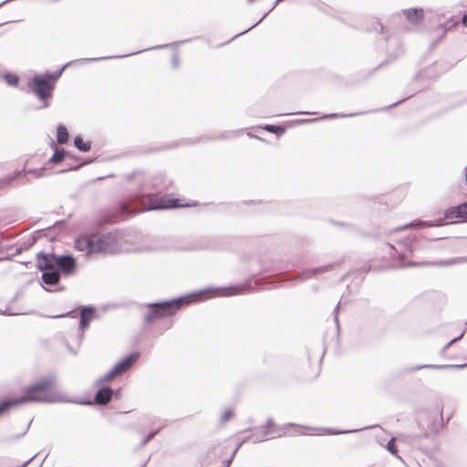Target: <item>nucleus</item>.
Instances as JSON below:
<instances>
[{
	"instance_id": "nucleus-1",
	"label": "nucleus",
	"mask_w": 467,
	"mask_h": 467,
	"mask_svg": "<svg viewBox=\"0 0 467 467\" xmlns=\"http://www.w3.org/2000/svg\"><path fill=\"white\" fill-rule=\"evenodd\" d=\"M56 380L52 377L44 378L25 389L24 395L0 402V417L10 408L27 402H66L69 401L65 395L53 389Z\"/></svg>"
},
{
	"instance_id": "nucleus-2",
	"label": "nucleus",
	"mask_w": 467,
	"mask_h": 467,
	"mask_svg": "<svg viewBox=\"0 0 467 467\" xmlns=\"http://www.w3.org/2000/svg\"><path fill=\"white\" fill-rule=\"evenodd\" d=\"M246 285H234L222 288H210L202 290L195 294L179 297L171 301H164L159 303L148 304L147 306L150 308V312L145 315L144 320L146 323H151L156 319L173 316L178 309L182 306H186L191 302V297L205 293L213 292V296H233L244 293Z\"/></svg>"
},
{
	"instance_id": "nucleus-3",
	"label": "nucleus",
	"mask_w": 467,
	"mask_h": 467,
	"mask_svg": "<svg viewBox=\"0 0 467 467\" xmlns=\"http://www.w3.org/2000/svg\"><path fill=\"white\" fill-rule=\"evenodd\" d=\"M75 246L86 254H116L121 249V239L113 233L84 234L76 240Z\"/></svg>"
},
{
	"instance_id": "nucleus-4",
	"label": "nucleus",
	"mask_w": 467,
	"mask_h": 467,
	"mask_svg": "<svg viewBox=\"0 0 467 467\" xmlns=\"http://www.w3.org/2000/svg\"><path fill=\"white\" fill-rule=\"evenodd\" d=\"M72 62L64 65L59 70L45 74H36L31 80L27 82V88L34 93L40 100L44 101L43 108H47L48 103L47 99L52 97L55 82L61 77L63 71Z\"/></svg>"
},
{
	"instance_id": "nucleus-5",
	"label": "nucleus",
	"mask_w": 467,
	"mask_h": 467,
	"mask_svg": "<svg viewBox=\"0 0 467 467\" xmlns=\"http://www.w3.org/2000/svg\"><path fill=\"white\" fill-rule=\"evenodd\" d=\"M291 428L300 430H313L311 427L295 425L292 423L283 426H275L272 420H268L265 427L256 430V431L249 438L253 442H261L269 439H275L290 434Z\"/></svg>"
},
{
	"instance_id": "nucleus-6",
	"label": "nucleus",
	"mask_w": 467,
	"mask_h": 467,
	"mask_svg": "<svg viewBox=\"0 0 467 467\" xmlns=\"http://www.w3.org/2000/svg\"><path fill=\"white\" fill-rule=\"evenodd\" d=\"M76 266L75 259L70 255L56 256L51 254H38L37 267L39 269L56 268L66 274H70Z\"/></svg>"
},
{
	"instance_id": "nucleus-7",
	"label": "nucleus",
	"mask_w": 467,
	"mask_h": 467,
	"mask_svg": "<svg viewBox=\"0 0 467 467\" xmlns=\"http://www.w3.org/2000/svg\"><path fill=\"white\" fill-rule=\"evenodd\" d=\"M139 354L132 353L130 356L124 358L119 361L102 379L103 381H109L114 377L124 373L129 370L138 360Z\"/></svg>"
},
{
	"instance_id": "nucleus-8",
	"label": "nucleus",
	"mask_w": 467,
	"mask_h": 467,
	"mask_svg": "<svg viewBox=\"0 0 467 467\" xmlns=\"http://www.w3.org/2000/svg\"><path fill=\"white\" fill-rule=\"evenodd\" d=\"M179 200L171 199L168 197H156L150 201V204L147 210H163L169 208H174L178 206H183L178 203Z\"/></svg>"
},
{
	"instance_id": "nucleus-9",
	"label": "nucleus",
	"mask_w": 467,
	"mask_h": 467,
	"mask_svg": "<svg viewBox=\"0 0 467 467\" xmlns=\"http://www.w3.org/2000/svg\"><path fill=\"white\" fill-rule=\"evenodd\" d=\"M467 215V203L448 209L444 216L446 219H458V218H465Z\"/></svg>"
},
{
	"instance_id": "nucleus-10",
	"label": "nucleus",
	"mask_w": 467,
	"mask_h": 467,
	"mask_svg": "<svg viewBox=\"0 0 467 467\" xmlns=\"http://www.w3.org/2000/svg\"><path fill=\"white\" fill-rule=\"evenodd\" d=\"M43 271L42 279L47 285H55L59 281V274L56 268L40 269Z\"/></svg>"
},
{
	"instance_id": "nucleus-11",
	"label": "nucleus",
	"mask_w": 467,
	"mask_h": 467,
	"mask_svg": "<svg viewBox=\"0 0 467 467\" xmlns=\"http://www.w3.org/2000/svg\"><path fill=\"white\" fill-rule=\"evenodd\" d=\"M113 390L109 387L100 389L95 395L97 404L106 405L111 400Z\"/></svg>"
},
{
	"instance_id": "nucleus-12",
	"label": "nucleus",
	"mask_w": 467,
	"mask_h": 467,
	"mask_svg": "<svg viewBox=\"0 0 467 467\" xmlns=\"http://www.w3.org/2000/svg\"><path fill=\"white\" fill-rule=\"evenodd\" d=\"M404 16L409 22L412 24H419L423 19V10L421 8L407 9L403 11Z\"/></svg>"
},
{
	"instance_id": "nucleus-13",
	"label": "nucleus",
	"mask_w": 467,
	"mask_h": 467,
	"mask_svg": "<svg viewBox=\"0 0 467 467\" xmlns=\"http://www.w3.org/2000/svg\"><path fill=\"white\" fill-rule=\"evenodd\" d=\"M464 260L462 259V258H455V259H451V260H449V261H439V262H434V263H429V262H423V263H420V264H415V263H409L407 265H441V266H444V265H456V264H460L462 262H463ZM402 265H406L405 264H403Z\"/></svg>"
},
{
	"instance_id": "nucleus-14",
	"label": "nucleus",
	"mask_w": 467,
	"mask_h": 467,
	"mask_svg": "<svg viewBox=\"0 0 467 467\" xmlns=\"http://www.w3.org/2000/svg\"><path fill=\"white\" fill-rule=\"evenodd\" d=\"M93 318V309L92 308H84L80 314V328L84 330L89 325V322Z\"/></svg>"
},
{
	"instance_id": "nucleus-15",
	"label": "nucleus",
	"mask_w": 467,
	"mask_h": 467,
	"mask_svg": "<svg viewBox=\"0 0 467 467\" xmlns=\"http://www.w3.org/2000/svg\"><path fill=\"white\" fill-rule=\"evenodd\" d=\"M57 140L59 144H64L67 141L68 133H67V130L65 126H62V125L58 126Z\"/></svg>"
},
{
	"instance_id": "nucleus-16",
	"label": "nucleus",
	"mask_w": 467,
	"mask_h": 467,
	"mask_svg": "<svg viewBox=\"0 0 467 467\" xmlns=\"http://www.w3.org/2000/svg\"><path fill=\"white\" fill-rule=\"evenodd\" d=\"M75 146L81 151H88L90 149V143L88 141H84L81 137L77 136L74 139Z\"/></svg>"
},
{
	"instance_id": "nucleus-17",
	"label": "nucleus",
	"mask_w": 467,
	"mask_h": 467,
	"mask_svg": "<svg viewBox=\"0 0 467 467\" xmlns=\"http://www.w3.org/2000/svg\"><path fill=\"white\" fill-rule=\"evenodd\" d=\"M466 366H467V364H462V365H423V366L418 367V368H435V369H443V368H465Z\"/></svg>"
},
{
	"instance_id": "nucleus-18",
	"label": "nucleus",
	"mask_w": 467,
	"mask_h": 467,
	"mask_svg": "<svg viewBox=\"0 0 467 467\" xmlns=\"http://www.w3.org/2000/svg\"><path fill=\"white\" fill-rule=\"evenodd\" d=\"M5 80L10 86H16L18 84L19 78L18 76L12 73H7L4 76Z\"/></svg>"
},
{
	"instance_id": "nucleus-19",
	"label": "nucleus",
	"mask_w": 467,
	"mask_h": 467,
	"mask_svg": "<svg viewBox=\"0 0 467 467\" xmlns=\"http://www.w3.org/2000/svg\"><path fill=\"white\" fill-rule=\"evenodd\" d=\"M265 130L272 133H276L278 135L283 134L285 132V129L283 127L275 125H266L265 127Z\"/></svg>"
},
{
	"instance_id": "nucleus-20",
	"label": "nucleus",
	"mask_w": 467,
	"mask_h": 467,
	"mask_svg": "<svg viewBox=\"0 0 467 467\" xmlns=\"http://www.w3.org/2000/svg\"><path fill=\"white\" fill-rule=\"evenodd\" d=\"M65 152L64 150H56L53 156L50 159V161L57 163L64 160Z\"/></svg>"
},
{
	"instance_id": "nucleus-21",
	"label": "nucleus",
	"mask_w": 467,
	"mask_h": 467,
	"mask_svg": "<svg viewBox=\"0 0 467 467\" xmlns=\"http://www.w3.org/2000/svg\"><path fill=\"white\" fill-rule=\"evenodd\" d=\"M128 55H124V56H119L118 57H127ZM116 57H93V58H83V59H79V60H76L75 62H90V61H99V60H104V59H110V58H115Z\"/></svg>"
},
{
	"instance_id": "nucleus-22",
	"label": "nucleus",
	"mask_w": 467,
	"mask_h": 467,
	"mask_svg": "<svg viewBox=\"0 0 467 467\" xmlns=\"http://www.w3.org/2000/svg\"><path fill=\"white\" fill-rule=\"evenodd\" d=\"M232 414H233V412H232V410H229V409H228V410H223V413H222V415H221V417H220V422H221L222 424L226 423V422H227V420L232 417Z\"/></svg>"
},
{
	"instance_id": "nucleus-23",
	"label": "nucleus",
	"mask_w": 467,
	"mask_h": 467,
	"mask_svg": "<svg viewBox=\"0 0 467 467\" xmlns=\"http://www.w3.org/2000/svg\"><path fill=\"white\" fill-rule=\"evenodd\" d=\"M387 450L393 455H397V450L395 448V439L391 438L386 446Z\"/></svg>"
},
{
	"instance_id": "nucleus-24",
	"label": "nucleus",
	"mask_w": 467,
	"mask_h": 467,
	"mask_svg": "<svg viewBox=\"0 0 467 467\" xmlns=\"http://www.w3.org/2000/svg\"><path fill=\"white\" fill-rule=\"evenodd\" d=\"M412 225H414V223L407 224V225H405L403 228H408V227L412 226ZM415 225H416V226H419V227H431V226H432L433 224H431V223H427V222H422V221H420V222H419V223H415Z\"/></svg>"
},
{
	"instance_id": "nucleus-25",
	"label": "nucleus",
	"mask_w": 467,
	"mask_h": 467,
	"mask_svg": "<svg viewBox=\"0 0 467 467\" xmlns=\"http://www.w3.org/2000/svg\"><path fill=\"white\" fill-rule=\"evenodd\" d=\"M462 337H463V333H462L458 337L451 339L448 344H446V346L443 348V351H445L449 347H451L452 344H454L455 342L460 340Z\"/></svg>"
},
{
	"instance_id": "nucleus-26",
	"label": "nucleus",
	"mask_w": 467,
	"mask_h": 467,
	"mask_svg": "<svg viewBox=\"0 0 467 467\" xmlns=\"http://www.w3.org/2000/svg\"><path fill=\"white\" fill-rule=\"evenodd\" d=\"M326 433L327 434H340V433H349L354 432L355 431H336L333 430H324Z\"/></svg>"
},
{
	"instance_id": "nucleus-27",
	"label": "nucleus",
	"mask_w": 467,
	"mask_h": 467,
	"mask_svg": "<svg viewBox=\"0 0 467 467\" xmlns=\"http://www.w3.org/2000/svg\"><path fill=\"white\" fill-rule=\"evenodd\" d=\"M157 431H153L151 433H150L142 441V446H144L147 442H149L155 435H156Z\"/></svg>"
},
{
	"instance_id": "nucleus-28",
	"label": "nucleus",
	"mask_w": 467,
	"mask_h": 467,
	"mask_svg": "<svg viewBox=\"0 0 467 467\" xmlns=\"http://www.w3.org/2000/svg\"><path fill=\"white\" fill-rule=\"evenodd\" d=\"M323 269H327V267H325V268H316V269H312L310 272H306V273H305L304 275H307V276H310V275H312L316 274L317 272H319V271H321V270H323Z\"/></svg>"
},
{
	"instance_id": "nucleus-29",
	"label": "nucleus",
	"mask_w": 467,
	"mask_h": 467,
	"mask_svg": "<svg viewBox=\"0 0 467 467\" xmlns=\"http://www.w3.org/2000/svg\"><path fill=\"white\" fill-rule=\"evenodd\" d=\"M172 64L175 67L179 65V57L177 54H175L172 57Z\"/></svg>"
},
{
	"instance_id": "nucleus-30",
	"label": "nucleus",
	"mask_w": 467,
	"mask_h": 467,
	"mask_svg": "<svg viewBox=\"0 0 467 467\" xmlns=\"http://www.w3.org/2000/svg\"><path fill=\"white\" fill-rule=\"evenodd\" d=\"M354 114H350V116H353ZM328 118H337V117H349V115H337V114H331L327 116Z\"/></svg>"
},
{
	"instance_id": "nucleus-31",
	"label": "nucleus",
	"mask_w": 467,
	"mask_h": 467,
	"mask_svg": "<svg viewBox=\"0 0 467 467\" xmlns=\"http://www.w3.org/2000/svg\"><path fill=\"white\" fill-rule=\"evenodd\" d=\"M462 23L464 26L467 27V15L463 16Z\"/></svg>"
},
{
	"instance_id": "nucleus-32",
	"label": "nucleus",
	"mask_w": 467,
	"mask_h": 467,
	"mask_svg": "<svg viewBox=\"0 0 467 467\" xmlns=\"http://www.w3.org/2000/svg\"><path fill=\"white\" fill-rule=\"evenodd\" d=\"M316 119H303L299 120L298 123H306V122H314Z\"/></svg>"
},
{
	"instance_id": "nucleus-33",
	"label": "nucleus",
	"mask_w": 467,
	"mask_h": 467,
	"mask_svg": "<svg viewBox=\"0 0 467 467\" xmlns=\"http://www.w3.org/2000/svg\"><path fill=\"white\" fill-rule=\"evenodd\" d=\"M283 0H275L272 8L270 9V11H272L280 2H282Z\"/></svg>"
},
{
	"instance_id": "nucleus-34",
	"label": "nucleus",
	"mask_w": 467,
	"mask_h": 467,
	"mask_svg": "<svg viewBox=\"0 0 467 467\" xmlns=\"http://www.w3.org/2000/svg\"><path fill=\"white\" fill-rule=\"evenodd\" d=\"M248 136H250V137H254L255 139H259V137H258V136H253V135H251L250 133H248Z\"/></svg>"
},
{
	"instance_id": "nucleus-35",
	"label": "nucleus",
	"mask_w": 467,
	"mask_h": 467,
	"mask_svg": "<svg viewBox=\"0 0 467 467\" xmlns=\"http://www.w3.org/2000/svg\"><path fill=\"white\" fill-rule=\"evenodd\" d=\"M266 15L267 14L264 15L263 18H261L258 23H260L265 17H266Z\"/></svg>"
},
{
	"instance_id": "nucleus-36",
	"label": "nucleus",
	"mask_w": 467,
	"mask_h": 467,
	"mask_svg": "<svg viewBox=\"0 0 467 467\" xmlns=\"http://www.w3.org/2000/svg\"><path fill=\"white\" fill-rule=\"evenodd\" d=\"M302 114H312V113H311V112L305 111V112H302Z\"/></svg>"
},
{
	"instance_id": "nucleus-37",
	"label": "nucleus",
	"mask_w": 467,
	"mask_h": 467,
	"mask_svg": "<svg viewBox=\"0 0 467 467\" xmlns=\"http://www.w3.org/2000/svg\"><path fill=\"white\" fill-rule=\"evenodd\" d=\"M294 434H298V431H296V433H293V432L290 431L289 435H294Z\"/></svg>"
},
{
	"instance_id": "nucleus-38",
	"label": "nucleus",
	"mask_w": 467,
	"mask_h": 467,
	"mask_svg": "<svg viewBox=\"0 0 467 467\" xmlns=\"http://www.w3.org/2000/svg\"><path fill=\"white\" fill-rule=\"evenodd\" d=\"M164 46H159V47H155L154 48H161L163 47Z\"/></svg>"
},
{
	"instance_id": "nucleus-39",
	"label": "nucleus",
	"mask_w": 467,
	"mask_h": 467,
	"mask_svg": "<svg viewBox=\"0 0 467 467\" xmlns=\"http://www.w3.org/2000/svg\"><path fill=\"white\" fill-rule=\"evenodd\" d=\"M253 2H254V0H248V3H250V4L253 3Z\"/></svg>"
}]
</instances>
